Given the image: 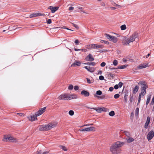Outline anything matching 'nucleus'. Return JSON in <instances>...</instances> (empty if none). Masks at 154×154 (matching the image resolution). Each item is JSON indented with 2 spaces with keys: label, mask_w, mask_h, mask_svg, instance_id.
Masks as SVG:
<instances>
[{
  "label": "nucleus",
  "mask_w": 154,
  "mask_h": 154,
  "mask_svg": "<svg viewBox=\"0 0 154 154\" xmlns=\"http://www.w3.org/2000/svg\"><path fill=\"white\" fill-rule=\"evenodd\" d=\"M125 144V143L121 141H117L112 144L110 148V150L113 154H118L120 152L119 148Z\"/></svg>",
  "instance_id": "nucleus-1"
},
{
  "label": "nucleus",
  "mask_w": 154,
  "mask_h": 154,
  "mask_svg": "<svg viewBox=\"0 0 154 154\" xmlns=\"http://www.w3.org/2000/svg\"><path fill=\"white\" fill-rule=\"evenodd\" d=\"M77 98V96L75 94H64L60 95L58 98L59 100H68L76 99Z\"/></svg>",
  "instance_id": "nucleus-2"
},
{
  "label": "nucleus",
  "mask_w": 154,
  "mask_h": 154,
  "mask_svg": "<svg viewBox=\"0 0 154 154\" xmlns=\"http://www.w3.org/2000/svg\"><path fill=\"white\" fill-rule=\"evenodd\" d=\"M137 34L136 33H133L129 38H125L122 42V44L123 45H127L129 44V43L133 42L134 41L135 39L137 37Z\"/></svg>",
  "instance_id": "nucleus-3"
},
{
  "label": "nucleus",
  "mask_w": 154,
  "mask_h": 154,
  "mask_svg": "<svg viewBox=\"0 0 154 154\" xmlns=\"http://www.w3.org/2000/svg\"><path fill=\"white\" fill-rule=\"evenodd\" d=\"M56 125L53 123H50L47 125H42L38 126L39 130L40 131H48L51 128L55 127Z\"/></svg>",
  "instance_id": "nucleus-4"
},
{
  "label": "nucleus",
  "mask_w": 154,
  "mask_h": 154,
  "mask_svg": "<svg viewBox=\"0 0 154 154\" xmlns=\"http://www.w3.org/2000/svg\"><path fill=\"white\" fill-rule=\"evenodd\" d=\"M105 36L110 41H111L114 43H116L118 41V38L116 37L110 35L106 34L105 35Z\"/></svg>",
  "instance_id": "nucleus-5"
},
{
  "label": "nucleus",
  "mask_w": 154,
  "mask_h": 154,
  "mask_svg": "<svg viewBox=\"0 0 154 154\" xmlns=\"http://www.w3.org/2000/svg\"><path fill=\"white\" fill-rule=\"evenodd\" d=\"M148 88V86L145 87H141V92L139 95H140L141 96H144L146 93V89Z\"/></svg>",
  "instance_id": "nucleus-6"
},
{
  "label": "nucleus",
  "mask_w": 154,
  "mask_h": 154,
  "mask_svg": "<svg viewBox=\"0 0 154 154\" xmlns=\"http://www.w3.org/2000/svg\"><path fill=\"white\" fill-rule=\"evenodd\" d=\"M154 136V133L153 131H151L149 132L147 136V138L149 141L151 140Z\"/></svg>",
  "instance_id": "nucleus-7"
},
{
  "label": "nucleus",
  "mask_w": 154,
  "mask_h": 154,
  "mask_svg": "<svg viewBox=\"0 0 154 154\" xmlns=\"http://www.w3.org/2000/svg\"><path fill=\"white\" fill-rule=\"evenodd\" d=\"M46 108V107H43L36 112L35 115V116H38L43 113L45 112V110Z\"/></svg>",
  "instance_id": "nucleus-8"
},
{
  "label": "nucleus",
  "mask_w": 154,
  "mask_h": 154,
  "mask_svg": "<svg viewBox=\"0 0 154 154\" xmlns=\"http://www.w3.org/2000/svg\"><path fill=\"white\" fill-rule=\"evenodd\" d=\"M48 9H50L51 11V12L52 13H54L56 11H57L59 8V7H53L51 6H50L48 8Z\"/></svg>",
  "instance_id": "nucleus-9"
},
{
  "label": "nucleus",
  "mask_w": 154,
  "mask_h": 154,
  "mask_svg": "<svg viewBox=\"0 0 154 154\" xmlns=\"http://www.w3.org/2000/svg\"><path fill=\"white\" fill-rule=\"evenodd\" d=\"M44 14H42L40 13H33L29 15L30 18H32L36 17L38 16H41L44 15Z\"/></svg>",
  "instance_id": "nucleus-10"
},
{
  "label": "nucleus",
  "mask_w": 154,
  "mask_h": 154,
  "mask_svg": "<svg viewBox=\"0 0 154 154\" xmlns=\"http://www.w3.org/2000/svg\"><path fill=\"white\" fill-rule=\"evenodd\" d=\"M85 60L87 61H93L94 60V59L92 55L89 54L85 57Z\"/></svg>",
  "instance_id": "nucleus-11"
},
{
  "label": "nucleus",
  "mask_w": 154,
  "mask_h": 154,
  "mask_svg": "<svg viewBox=\"0 0 154 154\" xmlns=\"http://www.w3.org/2000/svg\"><path fill=\"white\" fill-rule=\"evenodd\" d=\"M81 94L82 95H83L85 97H88L90 95L89 93L85 90L82 91L81 92Z\"/></svg>",
  "instance_id": "nucleus-12"
},
{
  "label": "nucleus",
  "mask_w": 154,
  "mask_h": 154,
  "mask_svg": "<svg viewBox=\"0 0 154 154\" xmlns=\"http://www.w3.org/2000/svg\"><path fill=\"white\" fill-rule=\"evenodd\" d=\"M91 49H97L100 48H102L103 46L102 45H98L97 44H92Z\"/></svg>",
  "instance_id": "nucleus-13"
},
{
  "label": "nucleus",
  "mask_w": 154,
  "mask_h": 154,
  "mask_svg": "<svg viewBox=\"0 0 154 154\" xmlns=\"http://www.w3.org/2000/svg\"><path fill=\"white\" fill-rule=\"evenodd\" d=\"M85 68L90 72H93L95 70L94 68L93 67L85 66Z\"/></svg>",
  "instance_id": "nucleus-14"
},
{
  "label": "nucleus",
  "mask_w": 154,
  "mask_h": 154,
  "mask_svg": "<svg viewBox=\"0 0 154 154\" xmlns=\"http://www.w3.org/2000/svg\"><path fill=\"white\" fill-rule=\"evenodd\" d=\"M81 64V62L80 61L76 60L75 61L74 63H72V66H79Z\"/></svg>",
  "instance_id": "nucleus-15"
},
{
  "label": "nucleus",
  "mask_w": 154,
  "mask_h": 154,
  "mask_svg": "<svg viewBox=\"0 0 154 154\" xmlns=\"http://www.w3.org/2000/svg\"><path fill=\"white\" fill-rule=\"evenodd\" d=\"M36 116H35V115L31 116H30L28 117V119L29 120L31 121H33L35 120H37Z\"/></svg>",
  "instance_id": "nucleus-16"
},
{
  "label": "nucleus",
  "mask_w": 154,
  "mask_h": 154,
  "mask_svg": "<svg viewBox=\"0 0 154 154\" xmlns=\"http://www.w3.org/2000/svg\"><path fill=\"white\" fill-rule=\"evenodd\" d=\"M148 64L146 63L141 64H140L138 66H137V68L139 69H141L146 68L148 66Z\"/></svg>",
  "instance_id": "nucleus-17"
},
{
  "label": "nucleus",
  "mask_w": 154,
  "mask_h": 154,
  "mask_svg": "<svg viewBox=\"0 0 154 154\" xmlns=\"http://www.w3.org/2000/svg\"><path fill=\"white\" fill-rule=\"evenodd\" d=\"M150 121V118L149 117H147V120L145 124L144 127L146 129L148 128V127L149 125V123Z\"/></svg>",
  "instance_id": "nucleus-18"
},
{
  "label": "nucleus",
  "mask_w": 154,
  "mask_h": 154,
  "mask_svg": "<svg viewBox=\"0 0 154 154\" xmlns=\"http://www.w3.org/2000/svg\"><path fill=\"white\" fill-rule=\"evenodd\" d=\"M88 108L90 109H94V110L97 111V112L99 113H100L102 112V109L101 107L100 108L89 107Z\"/></svg>",
  "instance_id": "nucleus-19"
},
{
  "label": "nucleus",
  "mask_w": 154,
  "mask_h": 154,
  "mask_svg": "<svg viewBox=\"0 0 154 154\" xmlns=\"http://www.w3.org/2000/svg\"><path fill=\"white\" fill-rule=\"evenodd\" d=\"M9 141L11 142H17V139L13 137L9 136Z\"/></svg>",
  "instance_id": "nucleus-20"
},
{
  "label": "nucleus",
  "mask_w": 154,
  "mask_h": 154,
  "mask_svg": "<svg viewBox=\"0 0 154 154\" xmlns=\"http://www.w3.org/2000/svg\"><path fill=\"white\" fill-rule=\"evenodd\" d=\"M138 85H140L143 86L142 87H145L148 86V85L145 81H140L138 83Z\"/></svg>",
  "instance_id": "nucleus-21"
},
{
  "label": "nucleus",
  "mask_w": 154,
  "mask_h": 154,
  "mask_svg": "<svg viewBox=\"0 0 154 154\" xmlns=\"http://www.w3.org/2000/svg\"><path fill=\"white\" fill-rule=\"evenodd\" d=\"M139 88L138 86L136 85L133 89V93L134 94H135L138 91Z\"/></svg>",
  "instance_id": "nucleus-22"
},
{
  "label": "nucleus",
  "mask_w": 154,
  "mask_h": 154,
  "mask_svg": "<svg viewBox=\"0 0 154 154\" xmlns=\"http://www.w3.org/2000/svg\"><path fill=\"white\" fill-rule=\"evenodd\" d=\"M126 140L127 142L129 143L133 142L134 140V139L132 137H129L126 139Z\"/></svg>",
  "instance_id": "nucleus-23"
},
{
  "label": "nucleus",
  "mask_w": 154,
  "mask_h": 154,
  "mask_svg": "<svg viewBox=\"0 0 154 154\" xmlns=\"http://www.w3.org/2000/svg\"><path fill=\"white\" fill-rule=\"evenodd\" d=\"M9 136L8 135H5L4 138L3 140L4 141H9Z\"/></svg>",
  "instance_id": "nucleus-24"
},
{
  "label": "nucleus",
  "mask_w": 154,
  "mask_h": 154,
  "mask_svg": "<svg viewBox=\"0 0 154 154\" xmlns=\"http://www.w3.org/2000/svg\"><path fill=\"white\" fill-rule=\"evenodd\" d=\"M84 64L87 65H92L93 66H94L95 65L96 63L94 62H92L91 63L88 62L85 63Z\"/></svg>",
  "instance_id": "nucleus-25"
},
{
  "label": "nucleus",
  "mask_w": 154,
  "mask_h": 154,
  "mask_svg": "<svg viewBox=\"0 0 154 154\" xmlns=\"http://www.w3.org/2000/svg\"><path fill=\"white\" fill-rule=\"evenodd\" d=\"M95 131V128L94 127H90L88 128V131Z\"/></svg>",
  "instance_id": "nucleus-26"
},
{
  "label": "nucleus",
  "mask_w": 154,
  "mask_h": 154,
  "mask_svg": "<svg viewBox=\"0 0 154 154\" xmlns=\"http://www.w3.org/2000/svg\"><path fill=\"white\" fill-rule=\"evenodd\" d=\"M59 147L64 151H67V149L64 146L61 145V146H59Z\"/></svg>",
  "instance_id": "nucleus-27"
},
{
  "label": "nucleus",
  "mask_w": 154,
  "mask_h": 154,
  "mask_svg": "<svg viewBox=\"0 0 154 154\" xmlns=\"http://www.w3.org/2000/svg\"><path fill=\"white\" fill-rule=\"evenodd\" d=\"M151 98V95L148 96V97H147V100H146V105H147L148 104V103H149L150 101Z\"/></svg>",
  "instance_id": "nucleus-28"
},
{
  "label": "nucleus",
  "mask_w": 154,
  "mask_h": 154,
  "mask_svg": "<svg viewBox=\"0 0 154 154\" xmlns=\"http://www.w3.org/2000/svg\"><path fill=\"white\" fill-rule=\"evenodd\" d=\"M121 29L122 30H125L126 29V27L125 24L122 25L121 27Z\"/></svg>",
  "instance_id": "nucleus-29"
},
{
  "label": "nucleus",
  "mask_w": 154,
  "mask_h": 154,
  "mask_svg": "<svg viewBox=\"0 0 154 154\" xmlns=\"http://www.w3.org/2000/svg\"><path fill=\"white\" fill-rule=\"evenodd\" d=\"M139 109L137 107L135 110V115L136 116H138L139 114Z\"/></svg>",
  "instance_id": "nucleus-30"
},
{
  "label": "nucleus",
  "mask_w": 154,
  "mask_h": 154,
  "mask_svg": "<svg viewBox=\"0 0 154 154\" xmlns=\"http://www.w3.org/2000/svg\"><path fill=\"white\" fill-rule=\"evenodd\" d=\"M109 116H113L115 115V112H114L113 111H112L110 112L109 113Z\"/></svg>",
  "instance_id": "nucleus-31"
},
{
  "label": "nucleus",
  "mask_w": 154,
  "mask_h": 154,
  "mask_svg": "<svg viewBox=\"0 0 154 154\" xmlns=\"http://www.w3.org/2000/svg\"><path fill=\"white\" fill-rule=\"evenodd\" d=\"M92 44L88 45L85 46V48L88 49H91V45Z\"/></svg>",
  "instance_id": "nucleus-32"
},
{
  "label": "nucleus",
  "mask_w": 154,
  "mask_h": 154,
  "mask_svg": "<svg viewBox=\"0 0 154 154\" xmlns=\"http://www.w3.org/2000/svg\"><path fill=\"white\" fill-rule=\"evenodd\" d=\"M118 61L116 60H114L113 62V64L115 66H117L118 64Z\"/></svg>",
  "instance_id": "nucleus-33"
},
{
  "label": "nucleus",
  "mask_w": 154,
  "mask_h": 154,
  "mask_svg": "<svg viewBox=\"0 0 154 154\" xmlns=\"http://www.w3.org/2000/svg\"><path fill=\"white\" fill-rule=\"evenodd\" d=\"M100 42L102 43H105V44H109V42H108V41H106L103 40H101L100 41Z\"/></svg>",
  "instance_id": "nucleus-34"
},
{
  "label": "nucleus",
  "mask_w": 154,
  "mask_h": 154,
  "mask_svg": "<svg viewBox=\"0 0 154 154\" xmlns=\"http://www.w3.org/2000/svg\"><path fill=\"white\" fill-rule=\"evenodd\" d=\"M69 113L70 116H73L74 114V112L73 110H70L69 112Z\"/></svg>",
  "instance_id": "nucleus-35"
},
{
  "label": "nucleus",
  "mask_w": 154,
  "mask_h": 154,
  "mask_svg": "<svg viewBox=\"0 0 154 154\" xmlns=\"http://www.w3.org/2000/svg\"><path fill=\"white\" fill-rule=\"evenodd\" d=\"M124 133H125V134L126 136H127L128 137H129V136L130 135V134L128 132L126 131H124Z\"/></svg>",
  "instance_id": "nucleus-36"
},
{
  "label": "nucleus",
  "mask_w": 154,
  "mask_h": 154,
  "mask_svg": "<svg viewBox=\"0 0 154 154\" xmlns=\"http://www.w3.org/2000/svg\"><path fill=\"white\" fill-rule=\"evenodd\" d=\"M102 108V112L103 111L105 112H106L108 111V109L104 107H101Z\"/></svg>",
  "instance_id": "nucleus-37"
},
{
  "label": "nucleus",
  "mask_w": 154,
  "mask_h": 154,
  "mask_svg": "<svg viewBox=\"0 0 154 154\" xmlns=\"http://www.w3.org/2000/svg\"><path fill=\"white\" fill-rule=\"evenodd\" d=\"M102 94V91L100 90H98L97 91L96 94L98 95H101Z\"/></svg>",
  "instance_id": "nucleus-38"
},
{
  "label": "nucleus",
  "mask_w": 154,
  "mask_h": 154,
  "mask_svg": "<svg viewBox=\"0 0 154 154\" xmlns=\"http://www.w3.org/2000/svg\"><path fill=\"white\" fill-rule=\"evenodd\" d=\"M125 65H122L119 66L117 69H121L125 68Z\"/></svg>",
  "instance_id": "nucleus-39"
},
{
  "label": "nucleus",
  "mask_w": 154,
  "mask_h": 154,
  "mask_svg": "<svg viewBox=\"0 0 154 154\" xmlns=\"http://www.w3.org/2000/svg\"><path fill=\"white\" fill-rule=\"evenodd\" d=\"M120 95L119 94H116L114 96V98L115 99H117L119 97Z\"/></svg>",
  "instance_id": "nucleus-40"
},
{
  "label": "nucleus",
  "mask_w": 154,
  "mask_h": 154,
  "mask_svg": "<svg viewBox=\"0 0 154 154\" xmlns=\"http://www.w3.org/2000/svg\"><path fill=\"white\" fill-rule=\"evenodd\" d=\"M73 86L72 85H70L69 86L68 89L69 90H72L73 89Z\"/></svg>",
  "instance_id": "nucleus-41"
},
{
  "label": "nucleus",
  "mask_w": 154,
  "mask_h": 154,
  "mask_svg": "<svg viewBox=\"0 0 154 154\" xmlns=\"http://www.w3.org/2000/svg\"><path fill=\"white\" fill-rule=\"evenodd\" d=\"M106 64V63L104 62H103L100 64V66L101 67H104V66Z\"/></svg>",
  "instance_id": "nucleus-42"
},
{
  "label": "nucleus",
  "mask_w": 154,
  "mask_h": 154,
  "mask_svg": "<svg viewBox=\"0 0 154 154\" xmlns=\"http://www.w3.org/2000/svg\"><path fill=\"white\" fill-rule=\"evenodd\" d=\"M99 79L100 80H103L104 79V77L102 75H100L99 77Z\"/></svg>",
  "instance_id": "nucleus-43"
},
{
  "label": "nucleus",
  "mask_w": 154,
  "mask_h": 154,
  "mask_svg": "<svg viewBox=\"0 0 154 154\" xmlns=\"http://www.w3.org/2000/svg\"><path fill=\"white\" fill-rule=\"evenodd\" d=\"M51 22H52V21L51 19H48L47 20V23L48 24H50L51 23Z\"/></svg>",
  "instance_id": "nucleus-44"
},
{
  "label": "nucleus",
  "mask_w": 154,
  "mask_h": 154,
  "mask_svg": "<svg viewBox=\"0 0 154 154\" xmlns=\"http://www.w3.org/2000/svg\"><path fill=\"white\" fill-rule=\"evenodd\" d=\"M141 96L140 95H139V97H138V100L137 104H138L140 102V99H141Z\"/></svg>",
  "instance_id": "nucleus-45"
},
{
  "label": "nucleus",
  "mask_w": 154,
  "mask_h": 154,
  "mask_svg": "<svg viewBox=\"0 0 154 154\" xmlns=\"http://www.w3.org/2000/svg\"><path fill=\"white\" fill-rule=\"evenodd\" d=\"M123 85V83L121 82H120L119 83L118 85L120 88H121Z\"/></svg>",
  "instance_id": "nucleus-46"
},
{
  "label": "nucleus",
  "mask_w": 154,
  "mask_h": 154,
  "mask_svg": "<svg viewBox=\"0 0 154 154\" xmlns=\"http://www.w3.org/2000/svg\"><path fill=\"white\" fill-rule=\"evenodd\" d=\"M79 88L78 86H75L74 87V89L75 91H77L79 90Z\"/></svg>",
  "instance_id": "nucleus-47"
},
{
  "label": "nucleus",
  "mask_w": 154,
  "mask_h": 154,
  "mask_svg": "<svg viewBox=\"0 0 154 154\" xmlns=\"http://www.w3.org/2000/svg\"><path fill=\"white\" fill-rule=\"evenodd\" d=\"M154 103V96L152 98V101L151 102L150 104L152 105Z\"/></svg>",
  "instance_id": "nucleus-48"
},
{
  "label": "nucleus",
  "mask_w": 154,
  "mask_h": 154,
  "mask_svg": "<svg viewBox=\"0 0 154 154\" xmlns=\"http://www.w3.org/2000/svg\"><path fill=\"white\" fill-rule=\"evenodd\" d=\"M119 85H116L114 86V88L115 89H118V88H119Z\"/></svg>",
  "instance_id": "nucleus-49"
},
{
  "label": "nucleus",
  "mask_w": 154,
  "mask_h": 154,
  "mask_svg": "<svg viewBox=\"0 0 154 154\" xmlns=\"http://www.w3.org/2000/svg\"><path fill=\"white\" fill-rule=\"evenodd\" d=\"M114 89V88L113 87H111L109 88V90L110 91H112Z\"/></svg>",
  "instance_id": "nucleus-50"
},
{
  "label": "nucleus",
  "mask_w": 154,
  "mask_h": 154,
  "mask_svg": "<svg viewBox=\"0 0 154 154\" xmlns=\"http://www.w3.org/2000/svg\"><path fill=\"white\" fill-rule=\"evenodd\" d=\"M107 51L105 49H103V50H101V51H98L97 52H106Z\"/></svg>",
  "instance_id": "nucleus-51"
},
{
  "label": "nucleus",
  "mask_w": 154,
  "mask_h": 154,
  "mask_svg": "<svg viewBox=\"0 0 154 154\" xmlns=\"http://www.w3.org/2000/svg\"><path fill=\"white\" fill-rule=\"evenodd\" d=\"M74 9V7H70L69 8V11H72Z\"/></svg>",
  "instance_id": "nucleus-52"
},
{
  "label": "nucleus",
  "mask_w": 154,
  "mask_h": 154,
  "mask_svg": "<svg viewBox=\"0 0 154 154\" xmlns=\"http://www.w3.org/2000/svg\"><path fill=\"white\" fill-rule=\"evenodd\" d=\"M81 49L80 51L84 52H85L87 51V50L85 49Z\"/></svg>",
  "instance_id": "nucleus-53"
},
{
  "label": "nucleus",
  "mask_w": 154,
  "mask_h": 154,
  "mask_svg": "<svg viewBox=\"0 0 154 154\" xmlns=\"http://www.w3.org/2000/svg\"><path fill=\"white\" fill-rule=\"evenodd\" d=\"M72 24L73 25V26L74 27H75V28L78 29V26L76 24L72 23Z\"/></svg>",
  "instance_id": "nucleus-54"
},
{
  "label": "nucleus",
  "mask_w": 154,
  "mask_h": 154,
  "mask_svg": "<svg viewBox=\"0 0 154 154\" xmlns=\"http://www.w3.org/2000/svg\"><path fill=\"white\" fill-rule=\"evenodd\" d=\"M17 114L20 116H24V114L22 113H17Z\"/></svg>",
  "instance_id": "nucleus-55"
},
{
  "label": "nucleus",
  "mask_w": 154,
  "mask_h": 154,
  "mask_svg": "<svg viewBox=\"0 0 154 154\" xmlns=\"http://www.w3.org/2000/svg\"><path fill=\"white\" fill-rule=\"evenodd\" d=\"M50 152V151H46L44 152H43V153H42V154H48V153Z\"/></svg>",
  "instance_id": "nucleus-56"
},
{
  "label": "nucleus",
  "mask_w": 154,
  "mask_h": 154,
  "mask_svg": "<svg viewBox=\"0 0 154 154\" xmlns=\"http://www.w3.org/2000/svg\"><path fill=\"white\" fill-rule=\"evenodd\" d=\"M42 153L41 150H38L36 152V154H41Z\"/></svg>",
  "instance_id": "nucleus-57"
},
{
  "label": "nucleus",
  "mask_w": 154,
  "mask_h": 154,
  "mask_svg": "<svg viewBox=\"0 0 154 154\" xmlns=\"http://www.w3.org/2000/svg\"><path fill=\"white\" fill-rule=\"evenodd\" d=\"M86 79H87V82L88 83H91V81H90V79H89L88 78H87Z\"/></svg>",
  "instance_id": "nucleus-58"
},
{
  "label": "nucleus",
  "mask_w": 154,
  "mask_h": 154,
  "mask_svg": "<svg viewBox=\"0 0 154 154\" xmlns=\"http://www.w3.org/2000/svg\"><path fill=\"white\" fill-rule=\"evenodd\" d=\"M100 98L101 99H104L105 98V95H102L100 97Z\"/></svg>",
  "instance_id": "nucleus-59"
},
{
  "label": "nucleus",
  "mask_w": 154,
  "mask_h": 154,
  "mask_svg": "<svg viewBox=\"0 0 154 154\" xmlns=\"http://www.w3.org/2000/svg\"><path fill=\"white\" fill-rule=\"evenodd\" d=\"M109 68L111 70L116 69L115 68H112L111 66H109Z\"/></svg>",
  "instance_id": "nucleus-60"
},
{
  "label": "nucleus",
  "mask_w": 154,
  "mask_h": 154,
  "mask_svg": "<svg viewBox=\"0 0 154 154\" xmlns=\"http://www.w3.org/2000/svg\"><path fill=\"white\" fill-rule=\"evenodd\" d=\"M93 124H87L86 125H84V126H89L90 125H93Z\"/></svg>",
  "instance_id": "nucleus-61"
},
{
  "label": "nucleus",
  "mask_w": 154,
  "mask_h": 154,
  "mask_svg": "<svg viewBox=\"0 0 154 154\" xmlns=\"http://www.w3.org/2000/svg\"><path fill=\"white\" fill-rule=\"evenodd\" d=\"M130 97H130V102H132V99H133V96H131V95H130Z\"/></svg>",
  "instance_id": "nucleus-62"
},
{
  "label": "nucleus",
  "mask_w": 154,
  "mask_h": 154,
  "mask_svg": "<svg viewBox=\"0 0 154 154\" xmlns=\"http://www.w3.org/2000/svg\"><path fill=\"white\" fill-rule=\"evenodd\" d=\"M79 42V41L78 40H76L75 41V43L76 44H78V43Z\"/></svg>",
  "instance_id": "nucleus-63"
},
{
  "label": "nucleus",
  "mask_w": 154,
  "mask_h": 154,
  "mask_svg": "<svg viewBox=\"0 0 154 154\" xmlns=\"http://www.w3.org/2000/svg\"><path fill=\"white\" fill-rule=\"evenodd\" d=\"M85 131H88V128H85Z\"/></svg>",
  "instance_id": "nucleus-64"
}]
</instances>
